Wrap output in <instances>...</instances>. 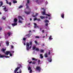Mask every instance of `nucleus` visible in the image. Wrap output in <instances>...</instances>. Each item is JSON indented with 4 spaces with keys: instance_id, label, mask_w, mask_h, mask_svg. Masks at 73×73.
Listing matches in <instances>:
<instances>
[{
    "instance_id": "8",
    "label": "nucleus",
    "mask_w": 73,
    "mask_h": 73,
    "mask_svg": "<svg viewBox=\"0 0 73 73\" xmlns=\"http://www.w3.org/2000/svg\"><path fill=\"white\" fill-rule=\"evenodd\" d=\"M64 13H63L61 14V16L62 19H64Z\"/></svg>"
},
{
    "instance_id": "28",
    "label": "nucleus",
    "mask_w": 73,
    "mask_h": 73,
    "mask_svg": "<svg viewBox=\"0 0 73 73\" xmlns=\"http://www.w3.org/2000/svg\"><path fill=\"white\" fill-rule=\"evenodd\" d=\"M44 56L45 57H48V55L47 54H44Z\"/></svg>"
},
{
    "instance_id": "55",
    "label": "nucleus",
    "mask_w": 73,
    "mask_h": 73,
    "mask_svg": "<svg viewBox=\"0 0 73 73\" xmlns=\"http://www.w3.org/2000/svg\"><path fill=\"white\" fill-rule=\"evenodd\" d=\"M37 20L38 21H40L41 20H40V19H38Z\"/></svg>"
},
{
    "instance_id": "23",
    "label": "nucleus",
    "mask_w": 73,
    "mask_h": 73,
    "mask_svg": "<svg viewBox=\"0 0 73 73\" xmlns=\"http://www.w3.org/2000/svg\"><path fill=\"white\" fill-rule=\"evenodd\" d=\"M6 44L7 46H9V43L8 42V41L7 42H6Z\"/></svg>"
},
{
    "instance_id": "32",
    "label": "nucleus",
    "mask_w": 73,
    "mask_h": 73,
    "mask_svg": "<svg viewBox=\"0 0 73 73\" xmlns=\"http://www.w3.org/2000/svg\"><path fill=\"white\" fill-rule=\"evenodd\" d=\"M30 3V1L29 0H27V4H29Z\"/></svg>"
},
{
    "instance_id": "19",
    "label": "nucleus",
    "mask_w": 73,
    "mask_h": 73,
    "mask_svg": "<svg viewBox=\"0 0 73 73\" xmlns=\"http://www.w3.org/2000/svg\"><path fill=\"white\" fill-rule=\"evenodd\" d=\"M42 13L43 14V15H46V14H45V10H44V11L43 12H42Z\"/></svg>"
},
{
    "instance_id": "41",
    "label": "nucleus",
    "mask_w": 73,
    "mask_h": 73,
    "mask_svg": "<svg viewBox=\"0 0 73 73\" xmlns=\"http://www.w3.org/2000/svg\"><path fill=\"white\" fill-rule=\"evenodd\" d=\"M26 40V38H23V41H25Z\"/></svg>"
},
{
    "instance_id": "22",
    "label": "nucleus",
    "mask_w": 73,
    "mask_h": 73,
    "mask_svg": "<svg viewBox=\"0 0 73 73\" xmlns=\"http://www.w3.org/2000/svg\"><path fill=\"white\" fill-rule=\"evenodd\" d=\"M44 23H49V21H48V20H44Z\"/></svg>"
},
{
    "instance_id": "26",
    "label": "nucleus",
    "mask_w": 73,
    "mask_h": 73,
    "mask_svg": "<svg viewBox=\"0 0 73 73\" xmlns=\"http://www.w3.org/2000/svg\"><path fill=\"white\" fill-rule=\"evenodd\" d=\"M13 3H17V1L15 0H13Z\"/></svg>"
},
{
    "instance_id": "49",
    "label": "nucleus",
    "mask_w": 73,
    "mask_h": 73,
    "mask_svg": "<svg viewBox=\"0 0 73 73\" xmlns=\"http://www.w3.org/2000/svg\"><path fill=\"white\" fill-rule=\"evenodd\" d=\"M42 33H44V32H45V31L44 30H43L42 31Z\"/></svg>"
},
{
    "instance_id": "2",
    "label": "nucleus",
    "mask_w": 73,
    "mask_h": 73,
    "mask_svg": "<svg viewBox=\"0 0 73 73\" xmlns=\"http://www.w3.org/2000/svg\"><path fill=\"white\" fill-rule=\"evenodd\" d=\"M18 67L16 68L14 71V73H16V72L17 71V70L19 69L20 68H21V64H18Z\"/></svg>"
},
{
    "instance_id": "38",
    "label": "nucleus",
    "mask_w": 73,
    "mask_h": 73,
    "mask_svg": "<svg viewBox=\"0 0 73 73\" xmlns=\"http://www.w3.org/2000/svg\"><path fill=\"white\" fill-rule=\"evenodd\" d=\"M8 4H9L10 6H11V5H12V3H11V2H9V3Z\"/></svg>"
},
{
    "instance_id": "60",
    "label": "nucleus",
    "mask_w": 73,
    "mask_h": 73,
    "mask_svg": "<svg viewBox=\"0 0 73 73\" xmlns=\"http://www.w3.org/2000/svg\"><path fill=\"white\" fill-rule=\"evenodd\" d=\"M5 12H7L8 11V10H6L5 11Z\"/></svg>"
},
{
    "instance_id": "33",
    "label": "nucleus",
    "mask_w": 73,
    "mask_h": 73,
    "mask_svg": "<svg viewBox=\"0 0 73 73\" xmlns=\"http://www.w3.org/2000/svg\"><path fill=\"white\" fill-rule=\"evenodd\" d=\"M6 0V4H9V2H8V1L7 0Z\"/></svg>"
},
{
    "instance_id": "61",
    "label": "nucleus",
    "mask_w": 73,
    "mask_h": 73,
    "mask_svg": "<svg viewBox=\"0 0 73 73\" xmlns=\"http://www.w3.org/2000/svg\"><path fill=\"white\" fill-rule=\"evenodd\" d=\"M45 18L46 19H47V18H48V17H47V16L46 17H45Z\"/></svg>"
},
{
    "instance_id": "57",
    "label": "nucleus",
    "mask_w": 73,
    "mask_h": 73,
    "mask_svg": "<svg viewBox=\"0 0 73 73\" xmlns=\"http://www.w3.org/2000/svg\"><path fill=\"white\" fill-rule=\"evenodd\" d=\"M32 62V61H31L30 62H29V64H31Z\"/></svg>"
},
{
    "instance_id": "15",
    "label": "nucleus",
    "mask_w": 73,
    "mask_h": 73,
    "mask_svg": "<svg viewBox=\"0 0 73 73\" xmlns=\"http://www.w3.org/2000/svg\"><path fill=\"white\" fill-rule=\"evenodd\" d=\"M4 57V55H1V54H0V58H3Z\"/></svg>"
},
{
    "instance_id": "10",
    "label": "nucleus",
    "mask_w": 73,
    "mask_h": 73,
    "mask_svg": "<svg viewBox=\"0 0 73 73\" xmlns=\"http://www.w3.org/2000/svg\"><path fill=\"white\" fill-rule=\"evenodd\" d=\"M1 50L2 52H3V53H5V51L6 50V49H5L4 48H2V49H1Z\"/></svg>"
},
{
    "instance_id": "63",
    "label": "nucleus",
    "mask_w": 73,
    "mask_h": 73,
    "mask_svg": "<svg viewBox=\"0 0 73 73\" xmlns=\"http://www.w3.org/2000/svg\"><path fill=\"white\" fill-rule=\"evenodd\" d=\"M46 4H48V2H46Z\"/></svg>"
},
{
    "instance_id": "56",
    "label": "nucleus",
    "mask_w": 73,
    "mask_h": 73,
    "mask_svg": "<svg viewBox=\"0 0 73 73\" xmlns=\"http://www.w3.org/2000/svg\"><path fill=\"white\" fill-rule=\"evenodd\" d=\"M40 60H39L38 61V62L40 63Z\"/></svg>"
},
{
    "instance_id": "51",
    "label": "nucleus",
    "mask_w": 73,
    "mask_h": 73,
    "mask_svg": "<svg viewBox=\"0 0 73 73\" xmlns=\"http://www.w3.org/2000/svg\"><path fill=\"white\" fill-rule=\"evenodd\" d=\"M8 28H9V29H11V27H10V26H8Z\"/></svg>"
},
{
    "instance_id": "14",
    "label": "nucleus",
    "mask_w": 73,
    "mask_h": 73,
    "mask_svg": "<svg viewBox=\"0 0 73 73\" xmlns=\"http://www.w3.org/2000/svg\"><path fill=\"white\" fill-rule=\"evenodd\" d=\"M0 7H1L2 5H3V3L2 1L0 2Z\"/></svg>"
},
{
    "instance_id": "6",
    "label": "nucleus",
    "mask_w": 73,
    "mask_h": 73,
    "mask_svg": "<svg viewBox=\"0 0 73 73\" xmlns=\"http://www.w3.org/2000/svg\"><path fill=\"white\" fill-rule=\"evenodd\" d=\"M36 70H38L39 71V72H40V71L41 70V68L40 67L37 66L36 67Z\"/></svg>"
},
{
    "instance_id": "48",
    "label": "nucleus",
    "mask_w": 73,
    "mask_h": 73,
    "mask_svg": "<svg viewBox=\"0 0 73 73\" xmlns=\"http://www.w3.org/2000/svg\"><path fill=\"white\" fill-rule=\"evenodd\" d=\"M32 17H35L36 16L35 15H32Z\"/></svg>"
},
{
    "instance_id": "62",
    "label": "nucleus",
    "mask_w": 73,
    "mask_h": 73,
    "mask_svg": "<svg viewBox=\"0 0 73 73\" xmlns=\"http://www.w3.org/2000/svg\"><path fill=\"white\" fill-rule=\"evenodd\" d=\"M32 19L31 18H30V21H32Z\"/></svg>"
},
{
    "instance_id": "44",
    "label": "nucleus",
    "mask_w": 73,
    "mask_h": 73,
    "mask_svg": "<svg viewBox=\"0 0 73 73\" xmlns=\"http://www.w3.org/2000/svg\"><path fill=\"white\" fill-rule=\"evenodd\" d=\"M32 64H36V62H33L32 63Z\"/></svg>"
},
{
    "instance_id": "7",
    "label": "nucleus",
    "mask_w": 73,
    "mask_h": 73,
    "mask_svg": "<svg viewBox=\"0 0 73 73\" xmlns=\"http://www.w3.org/2000/svg\"><path fill=\"white\" fill-rule=\"evenodd\" d=\"M25 36L27 38H29L30 37V34L29 33L27 34H26L25 35Z\"/></svg>"
},
{
    "instance_id": "50",
    "label": "nucleus",
    "mask_w": 73,
    "mask_h": 73,
    "mask_svg": "<svg viewBox=\"0 0 73 73\" xmlns=\"http://www.w3.org/2000/svg\"><path fill=\"white\" fill-rule=\"evenodd\" d=\"M21 70L19 71V73H21Z\"/></svg>"
},
{
    "instance_id": "9",
    "label": "nucleus",
    "mask_w": 73,
    "mask_h": 73,
    "mask_svg": "<svg viewBox=\"0 0 73 73\" xmlns=\"http://www.w3.org/2000/svg\"><path fill=\"white\" fill-rule=\"evenodd\" d=\"M25 13L26 14H27V15H29L31 12L28 11H25Z\"/></svg>"
},
{
    "instance_id": "27",
    "label": "nucleus",
    "mask_w": 73,
    "mask_h": 73,
    "mask_svg": "<svg viewBox=\"0 0 73 73\" xmlns=\"http://www.w3.org/2000/svg\"><path fill=\"white\" fill-rule=\"evenodd\" d=\"M48 61L50 62H52V59H51V58H50V59H48Z\"/></svg>"
},
{
    "instance_id": "35",
    "label": "nucleus",
    "mask_w": 73,
    "mask_h": 73,
    "mask_svg": "<svg viewBox=\"0 0 73 73\" xmlns=\"http://www.w3.org/2000/svg\"><path fill=\"white\" fill-rule=\"evenodd\" d=\"M36 50L37 51H39V49L38 48H36Z\"/></svg>"
},
{
    "instance_id": "12",
    "label": "nucleus",
    "mask_w": 73,
    "mask_h": 73,
    "mask_svg": "<svg viewBox=\"0 0 73 73\" xmlns=\"http://www.w3.org/2000/svg\"><path fill=\"white\" fill-rule=\"evenodd\" d=\"M40 18L41 19H45V17L43 16H40Z\"/></svg>"
},
{
    "instance_id": "25",
    "label": "nucleus",
    "mask_w": 73,
    "mask_h": 73,
    "mask_svg": "<svg viewBox=\"0 0 73 73\" xmlns=\"http://www.w3.org/2000/svg\"><path fill=\"white\" fill-rule=\"evenodd\" d=\"M36 46L35 45H34L33 46V50H35V49H36Z\"/></svg>"
},
{
    "instance_id": "18",
    "label": "nucleus",
    "mask_w": 73,
    "mask_h": 73,
    "mask_svg": "<svg viewBox=\"0 0 73 73\" xmlns=\"http://www.w3.org/2000/svg\"><path fill=\"white\" fill-rule=\"evenodd\" d=\"M40 56L41 58H44V56H42V54H40Z\"/></svg>"
},
{
    "instance_id": "17",
    "label": "nucleus",
    "mask_w": 73,
    "mask_h": 73,
    "mask_svg": "<svg viewBox=\"0 0 73 73\" xmlns=\"http://www.w3.org/2000/svg\"><path fill=\"white\" fill-rule=\"evenodd\" d=\"M35 43L36 45H40V44H38V43L37 42V41L36 40L35 41Z\"/></svg>"
},
{
    "instance_id": "30",
    "label": "nucleus",
    "mask_w": 73,
    "mask_h": 73,
    "mask_svg": "<svg viewBox=\"0 0 73 73\" xmlns=\"http://www.w3.org/2000/svg\"><path fill=\"white\" fill-rule=\"evenodd\" d=\"M5 57V58H9V57H10V56H5V55H4V56Z\"/></svg>"
},
{
    "instance_id": "1",
    "label": "nucleus",
    "mask_w": 73,
    "mask_h": 73,
    "mask_svg": "<svg viewBox=\"0 0 73 73\" xmlns=\"http://www.w3.org/2000/svg\"><path fill=\"white\" fill-rule=\"evenodd\" d=\"M32 42L30 41L29 44L28 42L26 43V50H29L30 49L32 48Z\"/></svg>"
},
{
    "instance_id": "36",
    "label": "nucleus",
    "mask_w": 73,
    "mask_h": 73,
    "mask_svg": "<svg viewBox=\"0 0 73 73\" xmlns=\"http://www.w3.org/2000/svg\"><path fill=\"white\" fill-rule=\"evenodd\" d=\"M31 70V67H29L28 68V70Z\"/></svg>"
},
{
    "instance_id": "58",
    "label": "nucleus",
    "mask_w": 73,
    "mask_h": 73,
    "mask_svg": "<svg viewBox=\"0 0 73 73\" xmlns=\"http://www.w3.org/2000/svg\"><path fill=\"white\" fill-rule=\"evenodd\" d=\"M28 25H31V23H29L28 24Z\"/></svg>"
},
{
    "instance_id": "11",
    "label": "nucleus",
    "mask_w": 73,
    "mask_h": 73,
    "mask_svg": "<svg viewBox=\"0 0 73 73\" xmlns=\"http://www.w3.org/2000/svg\"><path fill=\"white\" fill-rule=\"evenodd\" d=\"M35 26H34V28H38V26H37V24L35 23H34Z\"/></svg>"
},
{
    "instance_id": "42",
    "label": "nucleus",
    "mask_w": 73,
    "mask_h": 73,
    "mask_svg": "<svg viewBox=\"0 0 73 73\" xmlns=\"http://www.w3.org/2000/svg\"><path fill=\"white\" fill-rule=\"evenodd\" d=\"M48 55H50V51H49L48 52Z\"/></svg>"
},
{
    "instance_id": "5",
    "label": "nucleus",
    "mask_w": 73,
    "mask_h": 73,
    "mask_svg": "<svg viewBox=\"0 0 73 73\" xmlns=\"http://www.w3.org/2000/svg\"><path fill=\"white\" fill-rule=\"evenodd\" d=\"M11 52L9 51H6L5 52V54H6L7 56H8V55H9V54L11 53Z\"/></svg>"
},
{
    "instance_id": "40",
    "label": "nucleus",
    "mask_w": 73,
    "mask_h": 73,
    "mask_svg": "<svg viewBox=\"0 0 73 73\" xmlns=\"http://www.w3.org/2000/svg\"><path fill=\"white\" fill-rule=\"evenodd\" d=\"M37 20V18H34L33 19L34 21H35V20Z\"/></svg>"
},
{
    "instance_id": "13",
    "label": "nucleus",
    "mask_w": 73,
    "mask_h": 73,
    "mask_svg": "<svg viewBox=\"0 0 73 73\" xmlns=\"http://www.w3.org/2000/svg\"><path fill=\"white\" fill-rule=\"evenodd\" d=\"M26 6L27 7L26 8L27 9H29V6L28 5V4H27V3H26Z\"/></svg>"
},
{
    "instance_id": "34",
    "label": "nucleus",
    "mask_w": 73,
    "mask_h": 73,
    "mask_svg": "<svg viewBox=\"0 0 73 73\" xmlns=\"http://www.w3.org/2000/svg\"><path fill=\"white\" fill-rule=\"evenodd\" d=\"M46 16H47L48 17H50V15H48V14H46Z\"/></svg>"
},
{
    "instance_id": "52",
    "label": "nucleus",
    "mask_w": 73,
    "mask_h": 73,
    "mask_svg": "<svg viewBox=\"0 0 73 73\" xmlns=\"http://www.w3.org/2000/svg\"><path fill=\"white\" fill-rule=\"evenodd\" d=\"M11 48H14V47H13V46H12V45H11Z\"/></svg>"
},
{
    "instance_id": "54",
    "label": "nucleus",
    "mask_w": 73,
    "mask_h": 73,
    "mask_svg": "<svg viewBox=\"0 0 73 73\" xmlns=\"http://www.w3.org/2000/svg\"><path fill=\"white\" fill-rule=\"evenodd\" d=\"M5 37H7V34H5Z\"/></svg>"
},
{
    "instance_id": "43",
    "label": "nucleus",
    "mask_w": 73,
    "mask_h": 73,
    "mask_svg": "<svg viewBox=\"0 0 73 73\" xmlns=\"http://www.w3.org/2000/svg\"><path fill=\"white\" fill-rule=\"evenodd\" d=\"M48 23H47L45 24L46 26H48Z\"/></svg>"
},
{
    "instance_id": "24",
    "label": "nucleus",
    "mask_w": 73,
    "mask_h": 73,
    "mask_svg": "<svg viewBox=\"0 0 73 73\" xmlns=\"http://www.w3.org/2000/svg\"><path fill=\"white\" fill-rule=\"evenodd\" d=\"M49 40H52L53 38H52V36L50 35L49 38Z\"/></svg>"
},
{
    "instance_id": "45",
    "label": "nucleus",
    "mask_w": 73,
    "mask_h": 73,
    "mask_svg": "<svg viewBox=\"0 0 73 73\" xmlns=\"http://www.w3.org/2000/svg\"><path fill=\"white\" fill-rule=\"evenodd\" d=\"M30 73H32V69H31L30 70Z\"/></svg>"
},
{
    "instance_id": "46",
    "label": "nucleus",
    "mask_w": 73,
    "mask_h": 73,
    "mask_svg": "<svg viewBox=\"0 0 73 73\" xmlns=\"http://www.w3.org/2000/svg\"><path fill=\"white\" fill-rule=\"evenodd\" d=\"M13 55L12 54H11V53L10 54V56H11V57Z\"/></svg>"
},
{
    "instance_id": "21",
    "label": "nucleus",
    "mask_w": 73,
    "mask_h": 73,
    "mask_svg": "<svg viewBox=\"0 0 73 73\" xmlns=\"http://www.w3.org/2000/svg\"><path fill=\"white\" fill-rule=\"evenodd\" d=\"M2 19L3 20H5V19H6V17H2Z\"/></svg>"
},
{
    "instance_id": "29",
    "label": "nucleus",
    "mask_w": 73,
    "mask_h": 73,
    "mask_svg": "<svg viewBox=\"0 0 73 73\" xmlns=\"http://www.w3.org/2000/svg\"><path fill=\"white\" fill-rule=\"evenodd\" d=\"M23 6L22 5H20L19 7V8H23Z\"/></svg>"
},
{
    "instance_id": "59",
    "label": "nucleus",
    "mask_w": 73,
    "mask_h": 73,
    "mask_svg": "<svg viewBox=\"0 0 73 73\" xmlns=\"http://www.w3.org/2000/svg\"><path fill=\"white\" fill-rule=\"evenodd\" d=\"M23 44L25 45H26V44H25V43H23Z\"/></svg>"
},
{
    "instance_id": "31",
    "label": "nucleus",
    "mask_w": 73,
    "mask_h": 73,
    "mask_svg": "<svg viewBox=\"0 0 73 73\" xmlns=\"http://www.w3.org/2000/svg\"><path fill=\"white\" fill-rule=\"evenodd\" d=\"M7 35H8V36H10V35H11V33L8 32L7 33Z\"/></svg>"
},
{
    "instance_id": "47",
    "label": "nucleus",
    "mask_w": 73,
    "mask_h": 73,
    "mask_svg": "<svg viewBox=\"0 0 73 73\" xmlns=\"http://www.w3.org/2000/svg\"><path fill=\"white\" fill-rule=\"evenodd\" d=\"M40 52H44V50H41L40 51Z\"/></svg>"
},
{
    "instance_id": "20",
    "label": "nucleus",
    "mask_w": 73,
    "mask_h": 73,
    "mask_svg": "<svg viewBox=\"0 0 73 73\" xmlns=\"http://www.w3.org/2000/svg\"><path fill=\"white\" fill-rule=\"evenodd\" d=\"M32 60H34V61H37V59H36V58H32Z\"/></svg>"
},
{
    "instance_id": "4",
    "label": "nucleus",
    "mask_w": 73,
    "mask_h": 73,
    "mask_svg": "<svg viewBox=\"0 0 73 73\" xmlns=\"http://www.w3.org/2000/svg\"><path fill=\"white\" fill-rule=\"evenodd\" d=\"M18 19H19L18 22L19 23H23V22L20 20V19H21L22 20H24V19L21 16H18Z\"/></svg>"
},
{
    "instance_id": "64",
    "label": "nucleus",
    "mask_w": 73,
    "mask_h": 73,
    "mask_svg": "<svg viewBox=\"0 0 73 73\" xmlns=\"http://www.w3.org/2000/svg\"><path fill=\"white\" fill-rule=\"evenodd\" d=\"M38 1V0H36V2H37V1Z\"/></svg>"
},
{
    "instance_id": "16",
    "label": "nucleus",
    "mask_w": 73,
    "mask_h": 73,
    "mask_svg": "<svg viewBox=\"0 0 73 73\" xmlns=\"http://www.w3.org/2000/svg\"><path fill=\"white\" fill-rule=\"evenodd\" d=\"M3 8L5 7L3 9V10H5L7 9V7H5V5H4L2 6Z\"/></svg>"
},
{
    "instance_id": "39",
    "label": "nucleus",
    "mask_w": 73,
    "mask_h": 73,
    "mask_svg": "<svg viewBox=\"0 0 73 73\" xmlns=\"http://www.w3.org/2000/svg\"><path fill=\"white\" fill-rule=\"evenodd\" d=\"M2 31V27H0V31Z\"/></svg>"
},
{
    "instance_id": "53",
    "label": "nucleus",
    "mask_w": 73,
    "mask_h": 73,
    "mask_svg": "<svg viewBox=\"0 0 73 73\" xmlns=\"http://www.w3.org/2000/svg\"><path fill=\"white\" fill-rule=\"evenodd\" d=\"M38 15V13H36V15H35L37 16Z\"/></svg>"
},
{
    "instance_id": "3",
    "label": "nucleus",
    "mask_w": 73,
    "mask_h": 73,
    "mask_svg": "<svg viewBox=\"0 0 73 73\" xmlns=\"http://www.w3.org/2000/svg\"><path fill=\"white\" fill-rule=\"evenodd\" d=\"M17 20H18L17 19L15 18L14 19V22H15L14 23L11 24L12 25L13 27H15V26H16V25H17Z\"/></svg>"
},
{
    "instance_id": "37",
    "label": "nucleus",
    "mask_w": 73,
    "mask_h": 73,
    "mask_svg": "<svg viewBox=\"0 0 73 73\" xmlns=\"http://www.w3.org/2000/svg\"><path fill=\"white\" fill-rule=\"evenodd\" d=\"M35 37L36 38H40V37H39V36H35Z\"/></svg>"
}]
</instances>
